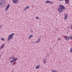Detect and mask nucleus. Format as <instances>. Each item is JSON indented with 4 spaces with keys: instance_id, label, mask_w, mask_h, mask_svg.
Here are the masks:
<instances>
[{
    "instance_id": "nucleus-1",
    "label": "nucleus",
    "mask_w": 72,
    "mask_h": 72,
    "mask_svg": "<svg viewBox=\"0 0 72 72\" xmlns=\"http://www.w3.org/2000/svg\"><path fill=\"white\" fill-rule=\"evenodd\" d=\"M60 7H59L58 9V11L59 13H62L63 12V9L66 10V8L64 6L62 5H59Z\"/></svg>"
},
{
    "instance_id": "nucleus-2",
    "label": "nucleus",
    "mask_w": 72,
    "mask_h": 72,
    "mask_svg": "<svg viewBox=\"0 0 72 72\" xmlns=\"http://www.w3.org/2000/svg\"><path fill=\"white\" fill-rule=\"evenodd\" d=\"M13 35H14V33H13L12 34H10V35L8 37V40L10 41V40L11 39H13Z\"/></svg>"
},
{
    "instance_id": "nucleus-3",
    "label": "nucleus",
    "mask_w": 72,
    "mask_h": 72,
    "mask_svg": "<svg viewBox=\"0 0 72 72\" xmlns=\"http://www.w3.org/2000/svg\"><path fill=\"white\" fill-rule=\"evenodd\" d=\"M9 7H10V4H8L7 5V6L6 7V8L5 10V12H7V11H8V10L9 9Z\"/></svg>"
},
{
    "instance_id": "nucleus-4",
    "label": "nucleus",
    "mask_w": 72,
    "mask_h": 72,
    "mask_svg": "<svg viewBox=\"0 0 72 72\" xmlns=\"http://www.w3.org/2000/svg\"><path fill=\"white\" fill-rule=\"evenodd\" d=\"M12 1L14 3L16 4L19 1V0H13Z\"/></svg>"
},
{
    "instance_id": "nucleus-5",
    "label": "nucleus",
    "mask_w": 72,
    "mask_h": 72,
    "mask_svg": "<svg viewBox=\"0 0 72 72\" xmlns=\"http://www.w3.org/2000/svg\"><path fill=\"white\" fill-rule=\"evenodd\" d=\"M5 45V44H3L1 45V47H0V50H1L2 49L4 48V46Z\"/></svg>"
},
{
    "instance_id": "nucleus-6",
    "label": "nucleus",
    "mask_w": 72,
    "mask_h": 72,
    "mask_svg": "<svg viewBox=\"0 0 72 72\" xmlns=\"http://www.w3.org/2000/svg\"><path fill=\"white\" fill-rule=\"evenodd\" d=\"M4 2L3 0H0V4L2 6L3 5V2Z\"/></svg>"
},
{
    "instance_id": "nucleus-7",
    "label": "nucleus",
    "mask_w": 72,
    "mask_h": 72,
    "mask_svg": "<svg viewBox=\"0 0 72 72\" xmlns=\"http://www.w3.org/2000/svg\"><path fill=\"white\" fill-rule=\"evenodd\" d=\"M67 14H65V16H64V19H65V20H66L67 19V18H68V16H67Z\"/></svg>"
},
{
    "instance_id": "nucleus-8",
    "label": "nucleus",
    "mask_w": 72,
    "mask_h": 72,
    "mask_svg": "<svg viewBox=\"0 0 72 72\" xmlns=\"http://www.w3.org/2000/svg\"><path fill=\"white\" fill-rule=\"evenodd\" d=\"M46 3H50V4H52L53 3V2L52 1H46Z\"/></svg>"
},
{
    "instance_id": "nucleus-9",
    "label": "nucleus",
    "mask_w": 72,
    "mask_h": 72,
    "mask_svg": "<svg viewBox=\"0 0 72 72\" xmlns=\"http://www.w3.org/2000/svg\"><path fill=\"white\" fill-rule=\"evenodd\" d=\"M40 68V65H37L35 67L36 69H39Z\"/></svg>"
},
{
    "instance_id": "nucleus-10",
    "label": "nucleus",
    "mask_w": 72,
    "mask_h": 72,
    "mask_svg": "<svg viewBox=\"0 0 72 72\" xmlns=\"http://www.w3.org/2000/svg\"><path fill=\"white\" fill-rule=\"evenodd\" d=\"M40 40H41V39L40 38H39L37 40V42H35V43H39L40 41Z\"/></svg>"
},
{
    "instance_id": "nucleus-11",
    "label": "nucleus",
    "mask_w": 72,
    "mask_h": 72,
    "mask_svg": "<svg viewBox=\"0 0 72 72\" xmlns=\"http://www.w3.org/2000/svg\"><path fill=\"white\" fill-rule=\"evenodd\" d=\"M17 59H18V58H16L15 59H14L13 60H11L10 61V62L12 63V62H14L15 61H16Z\"/></svg>"
},
{
    "instance_id": "nucleus-12",
    "label": "nucleus",
    "mask_w": 72,
    "mask_h": 72,
    "mask_svg": "<svg viewBox=\"0 0 72 72\" xmlns=\"http://www.w3.org/2000/svg\"><path fill=\"white\" fill-rule=\"evenodd\" d=\"M65 4H68V3L69 2V0H65Z\"/></svg>"
},
{
    "instance_id": "nucleus-13",
    "label": "nucleus",
    "mask_w": 72,
    "mask_h": 72,
    "mask_svg": "<svg viewBox=\"0 0 72 72\" xmlns=\"http://www.w3.org/2000/svg\"><path fill=\"white\" fill-rule=\"evenodd\" d=\"M65 38L67 40H68V41H69V37H68L67 36H65Z\"/></svg>"
},
{
    "instance_id": "nucleus-14",
    "label": "nucleus",
    "mask_w": 72,
    "mask_h": 72,
    "mask_svg": "<svg viewBox=\"0 0 72 72\" xmlns=\"http://www.w3.org/2000/svg\"><path fill=\"white\" fill-rule=\"evenodd\" d=\"M28 8H29V6H27L24 8V11H25L26 10H27V9H28Z\"/></svg>"
},
{
    "instance_id": "nucleus-15",
    "label": "nucleus",
    "mask_w": 72,
    "mask_h": 72,
    "mask_svg": "<svg viewBox=\"0 0 72 72\" xmlns=\"http://www.w3.org/2000/svg\"><path fill=\"white\" fill-rule=\"evenodd\" d=\"M10 59H15V57L13 56H12L11 57H10Z\"/></svg>"
},
{
    "instance_id": "nucleus-16",
    "label": "nucleus",
    "mask_w": 72,
    "mask_h": 72,
    "mask_svg": "<svg viewBox=\"0 0 72 72\" xmlns=\"http://www.w3.org/2000/svg\"><path fill=\"white\" fill-rule=\"evenodd\" d=\"M52 72H58L56 70L52 69Z\"/></svg>"
},
{
    "instance_id": "nucleus-17",
    "label": "nucleus",
    "mask_w": 72,
    "mask_h": 72,
    "mask_svg": "<svg viewBox=\"0 0 72 72\" xmlns=\"http://www.w3.org/2000/svg\"><path fill=\"white\" fill-rule=\"evenodd\" d=\"M32 37H33V35H30L28 38L29 39H30Z\"/></svg>"
},
{
    "instance_id": "nucleus-18",
    "label": "nucleus",
    "mask_w": 72,
    "mask_h": 72,
    "mask_svg": "<svg viewBox=\"0 0 72 72\" xmlns=\"http://www.w3.org/2000/svg\"><path fill=\"white\" fill-rule=\"evenodd\" d=\"M43 62H44V64H45V63L46 62V60L45 59L43 60Z\"/></svg>"
},
{
    "instance_id": "nucleus-19",
    "label": "nucleus",
    "mask_w": 72,
    "mask_h": 72,
    "mask_svg": "<svg viewBox=\"0 0 72 72\" xmlns=\"http://www.w3.org/2000/svg\"><path fill=\"white\" fill-rule=\"evenodd\" d=\"M70 53H72V48H71L70 49Z\"/></svg>"
},
{
    "instance_id": "nucleus-20",
    "label": "nucleus",
    "mask_w": 72,
    "mask_h": 72,
    "mask_svg": "<svg viewBox=\"0 0 72 72\" xmlns=\"http://www.w3.org/2000/svg\"><path fill=\"white\" fill-rule=\"evenodd\" d=\"M35 19H39V17H36Z\"/></svg>"
},
{
    "instance_id": "nucleus-21",
    "label": "nucleus",
    "mask_w": 72,
    "mask_h": 72,
    "mask_svg": "<svg viewBox=\"0 0 72 72\" xmlns=\"http://www.w3.org/2000/svg\"><path fill=\"white\" fill-rule=\"evenodd\" d=\"M69 37L72 40V36H69Z\"/></svg>"
},
{
    "instance_id": "nucleus-22",
    "label": "nucleus",
    "mask_w": 72,
    "mask_h": 72,
    "mask_svg": "<svg viewBox=\"0 0 72 72\" xmlns=\"http://www.w3.org/2000/svg\"><path fill=\"white\" fill-rule=\"evenodd\" d=\"M1 39L2 41H4V40H5V39H4L3 38H1Z\"/></svg>"
},
{
    "instance_id": "nucleus-23",
    "label": "nucleus",
    "mask_w": 72,
    "mask_h": 72,
    "mask_svg": "<svg viewBox=\"0 0 72 72\" xmlns=\"http://www.w3.org/2000/svg\"><path fill=\"white\" fill-rule=\"evenodd\" d=\"M70 26H71L70 28L72 30V25H71Z\"/></svg>"
},
{
    "instance_id": "nucleus-24",
    "label": "nucleus",
    "mask_w": 72,
    "mask_h": 72,
    "mask_svg": "<svg viewBox=\"0 0 72 72\" xmlns=\"http://www.w3.org/2000/svg\"><path fill=\"white\" fill-rule=\"evenodd\" d=\"M3 26V25H0V27H1Z\"/></svg>"
},
{
    "instance_id": "nucleus-25",
    "label": "nucleus",
    "mask_w": 72,
    "mask_h": 72,
    "mask_svg": "<svg viewBox=\"0 0 72 72\" xmlns=\"http://www.w3.org/2000/svg\"><path fill=\"white\" fill-rule=\"evenodd\" d=\"M15 62H14L13 64H15Z\"/></svg>"
},
{
    "instance_id": "nucleus-26",
    "label": "nucleus",
    "mask_w": 72,
    "mask_h": 72,
    "mask_svg": "<svg viewBox=\"0 0 72 72\" xmlns=\"http://www.w3.org/2000/svg\"><path fill=\"white\" fill-rule=\"evenodd\" d=\"M59 1H63V0H59Z\"/></svg>"
},
{
    "instance_id": "nucleus-27",
    "label": "nucleus",
    "mask_w": 72,
    "mask_h": 72,
    "mask_svg": "<svg viewBox=\"0 0 72 72\" xmlns=\"http://www.w3.org/2000/svg\"><path fill=\"white\" fill-rule=\"evenodd\" d=\"M1 57V56L0 55V58Z\"/></svg>"
},
{
    "instance_id": "nucleus-28",
    "label": "nucleus",
    "mask_w": 72,
    "mask_h": 72,
    "mask_svg": "<svg viewBox=\"0 0 72 72\" xmlns=\"http://www.w3.org/2000/svg\"><path fill=\"white\" fill-rule=\"evenodd\" d=\"M1 28H0V30H1Z\"/></svg>"
},
{
    "instance_id": "nucleus-29",
    "label": "nucleus",
    "mask_w": 72,
    "mask_h": 72,
    "mask_svg": "<svg viewBox=\"0 0 72 72\" xmlns=\"http://www.w3.org/2000/svg\"><path fill=\"white\" fill-rule=\"evenodd\" d=\"M59 39H60V38H59Z\"/></svg>"
}]
</instances>
